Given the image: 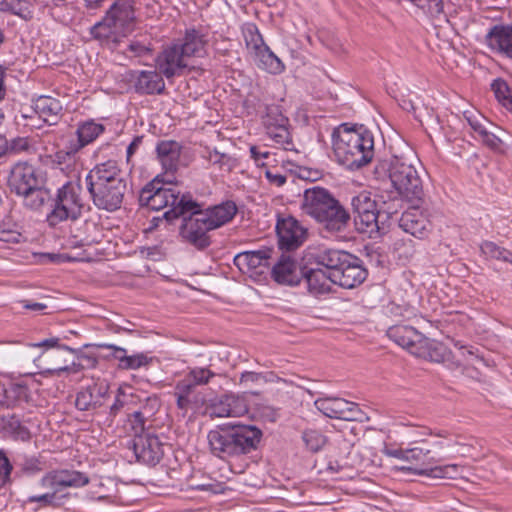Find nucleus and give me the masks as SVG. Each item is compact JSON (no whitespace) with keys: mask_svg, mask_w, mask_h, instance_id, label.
Segmentation results:
<instances>
[{"mask_svg":"<svg viewBox=\"0 0 512 512\" xmlns=\"http://www.w3.org/2000/svg\"><path fill=\"white\" fill-rule=\"evenodd\" d=\"M332 145L338 162L351 170L367 165L374 157V136L363 126L341 124L332 133Z\"/></svg>","mask_w":512,"mask_h":512,"instance_id":"f257e3e1","label":"nucleus"},{"mask_svg":"<svg viewBox=\"0 0 512 512\" xmlns=\"http://www.w3.org/2000/svg\"><path fill=\"white\" fill-rule=\"evenodd\" d=\"M261 438L262 431L258 427L241 423L219 426L207 435L211 453L222 460L255 451Z\"/></svg>","mask_w":512,"mask_h":512,"instance_id":"f03ea898","label":"nucleus"},{"mask_svg":"<svg viewBox=\"0 0 512 512\" xmlns=\"http://www.w3.org/2000/svg\"><path fill=\"white\" fill-rule=\"evenodd\" d=\"M86 207L81 177L75 173L56 190L54 197L51 198L46 222L52 228L64 222H76L82 217Z\"/></svg>","mask_w":512,"mask_h":512,"instance_id":"7ed1b4c3","label":"nucleus"},{"mask_svg":"<svg viewBox=\"0 0 512 512\" xmlns=\"http://www.w3.org/2000/svg\"><path fill=\"white\" fill-rule=\"evenodd\" d=\"M301 207L305 214L331 232L343 231L350 220L349 213L339 201L327 189L318 186L305 190Z\"/></svg>","mask_w":512,"mask_h":512,"instance_id":"20e7f679","label":"nucleus"},{"mask_svg":"<svg viewBox=\"0 0 512 512\" xmlns=\"http://www.w3.org/2000/svg\"><path fill=\"white\" fill-rule=\"evenodd\" d=\"M173 179L164 178L160 175L156 176L151 182L147 183L140 191L139 203L141 206L151 210H161L170 207L165 211L163 218L167 222L173 221L174 212L177 208L182 207V203L191 197L189 194H181L176 187H166L171 185Z\"/></svg>","mask_w":512,"mask_h":512,"instance_id":"39448f33","label":"nucleus"},{"mask_svg":"<svg viewBox=\"0 0 512 512\" xmlns=\"http://www.w3.org/2000/svg\"><path fill=\"white\" fill-rule=\"evenodd\" d=\"M385 167L393 187L403 200L413 205H421L424 202L422 179L413 163L393 157Z\"/></svg>","mask_w":512,"mask_h":512,"instance_id":"423d86ee","label":"nucleus"},{"mask_svg":"<svg viewBox=\"0 0 512 512\" xmlns=\"http://www.w3.org/2000/svg\"><path fill=\"white\" fill-rule=\"evenodd\" d=\"M182 205V207L177 208L173 217V220L182 218L179 235L184 241L198 249L208 247L210 240L207 233L212 228L208 225L201 205L193 200L192 196Z\"/></svg>","mask_w":512,"mask_h":512,"instance_id":"0eeeda50","label":"nucleus"},{"mask_svg":"<svg viewBox=\"0 0 512 512\" xmlns=\"http://www.w3.org/2000/svg\"><path fill=\"white\" fill-rule=\"evenodd\" d=\"M89 478L86 474L75 470H55L45 474L40 485L50 490L42 495H33L28 497V502H38L41 506L55 505L57 494L67 487L79 488L87 485Z\"/></svg>","mask_w":512,"mask_h":512,"instance_id":"6e6552de","label":"nucleus"},{"mask_svg":"<svg viewBox=\"0 0 512 512\" xmlns=\"http://www.w3.org/2000/svg\"><path fill=\"white\" fill-rule=\"evenodd\" d=\"M274 253V249L269 247L253 251H244L235 256L234 263L251 279L261 281L262 279H266V276L270 273V260L273 258Z\"/></svg>","mask_w":512,"mask_h":512,"instance_id":"1a4fd4ad","label":"nucleus"},{"mask_svg":"<svg viewBox=\"0 0 512 512\" xmlns=\"http://www.w3.org/2000/svg\"><path fill=\"white\" fill-rule=\"evenodd\" d=\"M351 207L357 229L362 233H372L379 229V210L375 199L368 191H361L351 198Z\"/></svg>","mask_w":512,"mask_h":512,"instance_id":"9d476101","label":"nucleus"},{"mask_svg":"<svg viewBox=\"0 0 512 512\" xmlns=\"http://www.w3.org/2000/svg\"><path fill=\"white\" fill-rule=\"evenodd\" d=\"M262 122L266 134L275 144L285 150H290L292 146L291 134L289 131V119L283 115L278 105H268Z\"/></svg>","mask_w":512,"mask_h":512,"instance_id":"9b49d317","label":"nucleus"},{"mask_svg":"<svg viewBox=\"0 0 512 512\" xmlns=\"http://www.w3.org/2000/svg\"><path fill=\"white\" fill-rule=\"evenodd\" d=\"M93 204L101 210L108 212H114L118 210L124 200V196L127 192V181H115L110 182L109 185L97 186L95 188L87 189Z\"/></svg>","mask_w":512,"mask_h":512,"instance_id":"f8f14e48","label":"nucleus"},{"mask_svg":"<svg viewBox=\"0 0 512 512\" xmlns=\"http://www.w3.org/2000/svg\"><path fill=\"white\" fill-rule=\"evenodd\" d=\"M315 407L329 418L345 421H362L364 413L358 404L339 397L319 398L314 402Z\"/></svg>","mask_w":512,"mask_h":512,"instance_id":"ddd939ff","label":"nucleus"},{"mask_svg":"<svg viewBox=\"0 0 512 512\" xmlns=\"http://www.w3.org/2000/svg\"><path fill=\"white\" fill-rule=\"evenodd\" d=\"M384 453L387 456L397 458L409 463V466H403L402 469L412 470L418 474L430 472L431 465L435 459L428 448L415 446L413 448H385Z\"/></svg>","mask_w":512,"mask_h":512,"instance_id":"4468645a","label":"nucleus"},{"mask_svg":"<svg viewBox=\"0 0 512 512\" xmlns=\"http://www.w3.org/2000/svg\"><path fill=\"white\" fill-rule=\"evenodd\" d=\"M42 174L31 164L19 162L15 164L8 177V187L11 192L19 195L29 191L35 185H44Z\"/></svg>","mask_w":512,"mask_h":512,"instance_id":"2eb2a0df","label":"nucleus"},{"mask_svg":"<svg viewBox=\"0 0 512 512\" xmlns=\"http://www.w3.org/2000/svg\"><path fill=\"white\" fill-rule=\"evenodd\" d=\"M186 56L179 49L178 45L173 44L165 48L156 59V66L159 72L167 79L183 74L188 67Z\"/></svg>","mask_w":512,"mask_h":512,"instance_id":"dca6fc26","label":"nucleus"},{"mask_svg":"<svg viewBox=\"0 0 512 512\" xmlns=\"http://www.w3.org/2000/svg\"><path fill=\"white\" fill-rule=\"evenodd\" d=\"M304 268L289 255H281L270 270L273 280L279 285H299L303 277Z\"/></svg>","mask_w":512,"mask_h":512,"instance_id":"f3484780","label":"nucleus"},{"mask_svg":"<svg viewBox=\"0 0 512 512\" xmlns=\"http://www.w3.org/2000/svg\"><path fill=\"white\" fill-rule=\"evenodd\" d=\"M276 232L279 247L288 251L297 249L305 240V229L293 217L279 219Z\"/></svg>","mask_w":512,"mask_h":512,"instance_id":"a211bd4d","label":"nucleus"},{"mask_svg":"<svg viewBox=\"0 0 512 512\" xmlns=\"http://www.w3.org/2000/svg\"><path fill=\"white\" fill-rule=\"evenodd\" d=\"M133 452L138 462L156 465L163 456L162 444L152 434L137 435L133 439Z\"/></svg>","mask_w":512,"mask_h":512,"instance_id":"6ab92c4d","label":"nucleus"},{"mask_svg":"<svg viewBox=\"0 0 512 512\" xmlns=\"http://www.w3.org/2000/svg\"><path fill=\"white\" fill-rule=\"evenodd\" d=\"M125 180V174L119 163L115 160H107L96 164L86 175L87 189L109 185L110 182Z\"/></svg>","mask_w":512,"mask_h":512,"instance_id":"aec40b11","label":"nucleus"},{"mask_svg":"<svg viewBox=\"0 0 512 512\" xmlns=\"http://www.w3.org/2000/svg\"><path fill=\"white\" fill-rule=\"evenodd\" d=\"M420 206L411 204V207L402 214L399 227L404 232L422 239L427 237L431 231V222L427 215L420 210Z\"/></svg>","mask_w":512,"mask_h":512,"instance_id":"412c9836","label":"nucleus"},{"mask_svg":"<svg viewBox=\"0 0 512 512\" xmlns=\"http://www.w3.org/2000/svg\"><path fill=\"white\" fill-rule=\"evenodd\" d=\"M367 275L368 272L360 264L359 259L352 255L348 263L332 273V277L336 279V285L340 288H356L365 281Z\"/></svg>","mask_w":512,"mask_h":512,"instance_id":"4be33fe9","label":"nucleus"},{"mask_svg":"<svg viewBox=\"0 0 512 512\" xmlns=\"http://www.w3.org/2000/svg\"><path fill=\"white\" fill-rule=\"evenodd\" d=\"M246 400L238 395L226 394L213 402L210 406L212 417H241L248 413Z\"/></svg>","mask_w":512,"mask_h":512,"instance_id":"5701e85b","label":"nucleus"},{"mask_svg":"<svg viewBox=\"0 0 512 512\" xmlns=\"http://www.w3.org/2000/svg\"><path fill=\"white\" fill-rule=\"evenodd\" d=\"M485 42L491 51L512 59V25H494L486 34Z\"/></svg>","mask_w":512,"mask_h":512,"instance_id":"b1692460","label":"nucleus"},{"mask_svg":"<svg viewBox=\"0 0 512 512\" xmlns=\"http://www.w3.org/2000/svg\"><path fill=\"white\" fill-rule=\"evenodd\" d=\"M134 4L135 0H116L106 13L124 36L131 31L135 20Z\"/></svg>","mask_w":512,"mask_h":512,"instance_id":"393cba45","label":"nucleus"},{"mask_svg":"<svg viewBox=\"0 0 512 512\" xmlns=\"http://www.w3.org/2000/svg\"><path fill=\"white\" fill-rule=\"evenodd\" d=\"M33 113L44 123L55 125L62 116L63 105L60 100L41 95L32 101Z\"/></svg>","mask_w":512,"mask_h":512,"instance_id":"a878e982","label":"nucleus"},{"mask_svg":"<svg viewBox=\"0 0 512 512\" xmlns=\"http://www.w3.org/2000/svg\"><path fill=\"white\" fill-rule=\"evenodd\" d=\"M131 79L135 91L139 94H160L165 89L162 74L157 71H134Z\"/></svg>","mask_w":512,"mask_h":512,"instance_id":"bb28decb","label":"nucleus"},{"mask_svg":"<svg viewBox=\"0 0 512 512\" xmlns=\"http://www.w3.org/2000/svg\"><path fill=\"white\" fill-rule=\"evenodd\" d=\"M413 355L436 363H447L451 359V352L445 345L423 335Z\"/></svg>","mask_w":512,"mask_h":512,"instance_id":"cd10ccee","label":"nucleus"},{"mask_svg":"<svg viewBox=\"0 0 512 512\" xmlns=\"http://www.w3.org/2000/svg\"><path fill=\"white\" fill-rule=\"evenodd\" d=\"M156 151L166 178L173 179V172L177 169L181 154L180 144L173 140H164L157 144Z\"/></svg>","mask_w":512,"mask_h":512,"instance_id":"c85d7f7f","label":"nucleus"},{"mask_svg":"<svg viewBox=\"0 0 512 512\" xmlns=\"http://www.w3.org/2000/svg\"><path fill=\"white\" fill-rule=\"evenodd\" d=\"M387 336L398 346L413 354V350L418 347L422 334L411 326L394 325L388 328Z\"/></svg>","mask_w":512,"mask_h":512,"instance_id":"c756f323","label":"nucleus"},{"mask_svg":"<svg viewBox=\"0 0 512 512\" xmlns=\"http://www.w3.org/2000/svg\"><path fill=\"white\" fill-rule=\"evenodd\" d=\"M237 213V206L235 202L228 200L219 205L208 208L203 211L208 225L212 230L217 229L226 223L230 222Z\"/></svg>","mask_w":512,"mask_h":512,"instance_id":"7c9ffc66","label":"nucleus"},{"mask_svg":"<svg viewBox=\"0 0 512 512\" xmlns=\"http://www.w3.org/2000/svg\"><path fill=\"white\" fill-rule=\"evenodd\" d=\"M179 49L186 56L203 57L206 54L207 40L205 35L196 29L187 30L181 43H177Z\"/></svg>","mask_w":512,"mask_h":512,"instance_id":"2f4dec72","label":"nucleus"},{"mask_svg":"<svg viewBox=\"0 0 512 512\" xmlns=\"http://www.w3.org/2000/svg\"><path fill=\"white\" fill-rule=\"evenodd\" d=\"M104 131L105 127L101 123H97L94 120L83 121L77 125L75 131L76 138H71L70 140L81 151L84 147L94 142Z\"/></svg>","mask_w":512,"mask_h":512,"instance_id":"473e14b6","label":"nucleus"},{"mask_svg":"<svg viewBox=\"0 0 512 512\" xmlns=\"http://www.w3.org/2000/svg\"><path fill=\"white\" fill-rule=\"evenodd\" d=\"M174 396L176 397L177 408L183 412V415L197 404L195 387L182 379L175 385Z\"/></svg>","mask_w":512,"mask_h":512,"instance_id":"72a5a7b5","label":"nucleus"},{"mask_svg":"<svg viewBox=\"0 0 512 512\" xmlns=\"http://www.w3.org/2000/svg\"><path fill=\"white\" fill-rule=\"evenodd\" d=\"M335 270H326L324 268L307 269L304 268L303 277L308 288H331L336 285V279L332 277Z\"/></svg>","mask_w":512,"mask_h":512,"instance_id":"f704fd0d","label":"nucleus"},{"mask_svg":"<svg viewBox=\"0 0 512 512\" xmlns=\"http://www.w3.org/2000/svg\"><path fill=\"white\" fill-rule=\"evenodd\" d=\"M350 259V253L335 249H324L317 255V263L326 270H340Z\"/></svg>","mask_w":512,"mask_h":512,"instance_id":"c9c22d12","label":"nucleus"},{"mask_svg":"<svg viewBox=\"0 0 512 512\" xmlns=\"http://www.w3.org/2000/svg\"><path fill=\"white\" fill-rule=\"evenodd\" d=\"M253 57L257 66L268 73L277 75L285 70V65L281 59L268 46L262 48L261 52L256 53Z\"/></svg>","mask_w":512,"mask_h":512,"instance_id":"e433bc0d","label":"nucleus"},{"mask_svg":"<svg viewBox=\"0 0 512 512\" xmlns=\"http://www.w3.org/2000/svg\"><path fill=\"white\" fill-rule=\"evenodd\" d=\"M0 429L14 440L28 441L31 437L28 428L23 426L15 415L1 416Z\"/></svg>","mask_w":512,"mask_h":512,"instance_id":"4c0bfd02","label":"nucleus"},{"mask_svg":"<svg viewBox=\"0 0 512 512\" xmlns=\"http://www.w3.org/2000/svg\"><path fill=\"white\" fill-rule=\"evenodd\" d=\"M23 198V205L26 208L37 211L51 199L50 191L44 185H35L29 191L19 194Z\"/></svg>","mask_w":512,"mask_h":512,"instance_id":"58836bf2","label":"nucleus"},{"mask_svg":"<svg viewBox=\"0 0 512 512\" xmlns=\"http://www.w3.org/2000/svg\"><path fill=\"white\" fill-rule=\"evenodd\" d=\"M29 401V389L23 383H11L4 389L3 404L13 408Z\"/></svg>","mask_w":512,"mask_h":512,"instance_id":"ea45409f","label":"nucleus"},{"mask_svg":"<svg viewBox=\"0 0 512 512\" xmlns=\"http://www.w3.org/2000/svg\"><path fill=\"white\" fill-rule=\"evenodd\" d=\"M91 34L96 39L113 42H117L119 37L123 36L107 16L91 28Z\"/></svg>","mask_w":512,"mask_h":512,"instance_id":"a19ab883","label":"nucleus"},{"mask_svg":"<svg viewBox=\"0 0 512 512\" xmlns=\"http://www.w3.org/2000/svg\"><path fill=\"white\" fill-rule=\"evenodd\" d=\"M79 152L80 150L75 144L71 140H68L64 148L55 153L54 162L60 166L61 170H64L77 163Z\"/></svg>","mask_w":512,"mask_h":512,"instance_id":"79ce46f5","label":"nucleus"},{"mask_svg":"<svg viewBox=\"0 0 512 512\" xmlns=\"http://www.w3.org/2000/svg\"><path fill=\"white\" fill-rule=\"evenodd\" d=\"M243 36L247 49L253 56L267 46L255 24H246L243 28Z\"/></svg>","mask_w":512,"mask_h":512,"instance_id":"37998d69","label":"nucleus"},{"mask_svg":"<svg viewBox=\"0 0 512 512\" xmlns=\"http://www.w3.org/2000/svg\"><path fill=\"white\" fill-rule=\"evenodd\" d=\"M481 253L490 259L501 260L512 264V249H505L491 241H485L480 246Z\"/></svg>","mask_w":512,"mask_h":512,"instance_id":"c03bdc74","label":"nucleus"},{"mask_svg":"<svg viewBox=\"0 0 512 512\" xmlns=\"http://www.w3.org/2000/svg\"><path fill=\"white\" fill-rule=\"evenodd\" d=\"M302 440L306 449L311 453H317L327 443V437L316 429H306L302 433Z\"/></svg>","mask_w":512,"mask_h":512,"instance_id":"a18cd8bd","label":"nucleus"},{"mask_svg":"<svg viewBox=\"0 0 512 512\" xmlns=\"http://www.w3.org/2000/svg\"><path fill=\"white\" fill-rule=\"evenodd\" d=\"M214 375L215 374L207 368L195 367L189 370L182 380L187 381L188 384L196 387L198 385L207 384Z\"/></svg>","mask_w":512,"mask_h":512,"instance_id":"49530a36","label":"nucleus"},{"mask_svg":"<svg viewBox=\"0 0 512 512\" xmlns=\"http://www.w3.org/2000/svg\"><path fill=\"white\" fill-rule=\"evenodd\" d=\"M203 157L210 164L217 166L219 169H225L228 171L231 169V157L225 153L207 148Z\"/></svg>","mask_w":512,"mask_h":512,"instance_id":"de8ad7c7","label":"nucleus"},{"mask_svg":"<svg viewBox=\"0 0 512 512\" xmlns=\"http://www.w3.org/2000/svg\"><path fill=\"white\" fill-rule=\"evenodd\" d=\"M133 394L127 393L124 389L119 388L114 403L110 407V417L113 419L117 414L129 405L132 401Z\"/></svg>","mask_w":512,"mask_h":512,"instance_id":"09e8293b","label":"nucleus"},{"mask_svg":"<svg viewBox=\"0 0 512 512\" xmlns=\"http://www.w3.org/2000/svg\"><path fill=\"white\" fill-rule=\"evenodd\" d=\"M151 361L144 353H137L134 355H128L127 358L122 359L121 369L136 370L141 367L147 366Z\"/></svg>","mask_w":512,"mask_h":512,"instance_id":"8fccbe9b","label":"nucleus"},{"mask_svg":"<svg viewBox=\"0 0 512 512\" xmlns=\"http://www.w3.org/2000/svg\"><path fill=\"white\" fill-rule=\"evenodd\" d=\"M462 468L457 464L431 467L430 475L437 478H455L461 473Z\"/></svg>","mask_w":512,"mask_h":512,"instance_id":"3c124183","label":"nucleus"},{"mask_svg":"<svg viewBox=\"0 0 512 512\" xmlns=\"http://www.w3.org/2000/svg\"><path fill=\"white\" fill-rule=\"evenodd\" d=\"M75 405L81 411L95 408V402H93V395L89 386L77 393Z\"/></svg>","mask_w":512,"mask_h":512,"instance_id":"603ef678","label":"nucleus"},{"mask_svg":"<svg viewBox=\"0 0 512 512\" xmlns=\"http://www.w3.org/2000/svg\"><path fill=\"white\" fill-rule=\"evenodd\" d=\"M28 9L25 0H0V10L22 16Z\"/></svg>","mask_w":512,"mask_h":512,"instance_id":"864d4df0","label":"nucleus"},{"mask_svg":"<svg viewBox=\"0 0 512 512\" xmlns=\"http://www.w3.org/2000/svg\"><path fill=\"white\" fill-rule=\"evenodd\" d=\"M21 234L9 223L0 224V241L5 243H18Z\"/></svg>","mask_w":512,"mask_h":512,"instance_id":"5fc2aeb1","label":"nucleus"},{"mask_svg":"<svg viewBox=\"0 0 512 512\" xmlns=\"http://www.w3.org/2000/svg\"><path fill=\"white\" fill-rule=\"evenodd\" d=\"M474 138L481 141L483 145L494 151L499 150L502 145V140L487 129H485L479 136H474Z\"/></svg>","mask_w":512,"mask_h":512,"instance_id":"6e6d98bb","label":"nucleus"},{"mask_svg":"<svg viewBox=\"0 0 512 512\" xmlns=\"http://www.w3.org/2000/svg\"><path fill=\"white\" fill-rule=\"evenodd\" d=\"M128 423L131 426V430L134 433V437L137 435H145V417L142 412L135 411L129 415Z\"/></svg>","mask_w":512,"mask_h":512,"instance_id":"4d7b16f0","label":"nucleus"},{"mask_svg":"<svg viewBox=\"0 0 512 512\" xmlns=\"http://www.w3.org/2000/svg\"><path fill=\"white\" fill-rule=\"evenodd\" d=\"M43 468L42 461L37 457H26L21 464L23 473L29 476L41 472Z\"/></svg>","mask_w":512,"mask_h":512,"instance_id":"13d9d810","label":"nucleus"},{"mask_svg":"<svg viewBox=\"0 0 512 512\" xmlns=\"http://www.w3.org/2000/svg\"><path fill=\"white\" fill-rule=\"evenodd\" d=\"M192 489L208 492L210 494H221L224 493L226 487L223 483H220L216 480H208L207 482L201 484L191 485Z\"/></svg>","mask_w":512,"mask_h":512,"instance_id":"bf43d9fd","label":"nucleus"},{"mask_svg":"<svg viewBox=\"0 0 512 512\" xmlns=\"http://www.w3.org/2000/svg\"><path fill=\"white\" fill-rule=\"evenodd\" d=\"M492 89L495 93L496 98L498 101L503 105L507 98H511L512 96L509 94V88L507 84L501 80L496 79L492 83Z\"/></svg>","mask_w":512,"mask_h":512,"instance_id":"052dcab7","label":"nucleus"},{"mask_svg":"<svg viewBox=\"0 0 512 512\" xmlns=\"http://www.w3.org/2000/svg\"><path fill=\"white\" fill-rule=\"evenodd\" d=\"M32 256L37 264L59 263L63 260V256L57 253L34 252Z\"/></svg>","mask_w":512,"mask_h":512,"instance_id":"680f3d73","label":"nucleus"},{"mask_svg":"<svg viewBox=\"0 0 512 512\" xmlns=\"http://www.w3.org/2000/svg\"><path fill=\"white\" fill-rule=\"evenodd\" d=\"M26 147V142L24 139L13 140L11 145L9 146L7 138L0 134V157L4 156L9 149L11 150H20Z\"/></svg>","mask_w":512,"mask_h":512,"instance_id":"e2e57ef3","label":"nucleus"},{"mask_svg":"<svg viewBox=\"0 0 512 512\" xmlns=\"http://www.w3.org/2000/svg\"><path fill=\"white\" fill-rule=\"evenodd\" d=\"M151 49L140 41H131L127 46L126 53L130 57H141L149 54Z\"/></svg>","mask_w":512,"mask_h":512,"instance_id":"0e129e2a","label":"nucleus"},{"mask_svg":"<svg viewBox=\"0 0 512 512\" xmlns=\"http://www.w3.org/2000/svg\"><path fill=\"white\" fill-rule=\"evenodd\" d=\"M464 118L467 120L471 129L476 133V136H479L486 129L481 116L470 112H464Z\"/></svg>","mask_w":512,"mask_h":512,"instance_id":"69168bd1","label":"nucleus"},{"mask_svg":"<svg viewBox=\"0 0 512 512\" xmlns=\"http://www.w3.org/2000/svg\"><path fill=\"white\" fill-rule=\"evenodd\" d=\"M427 4L419 7L426 10L432 17L438 18L444 14V4L442 0H426Z\"/></svg>","mask_w":512,"mask_h":512,"instance_id":"338daca9","label":"nucleus"},{"mask_svg":"<svg viewBox=\"0 0 512 512\" xmlns=\"http://www.w3.org/2000/svg\"><path fill=\"white\" fill-rule=\"evenodd\" d=\"M12 471V465L9 462V459L0 451V482L6 483L9 480L10 474Z\"/></svg>","mask_w":512,"mask_h":512,"instance_id":"774afa93","label":"nucleus"}]
</instances>
